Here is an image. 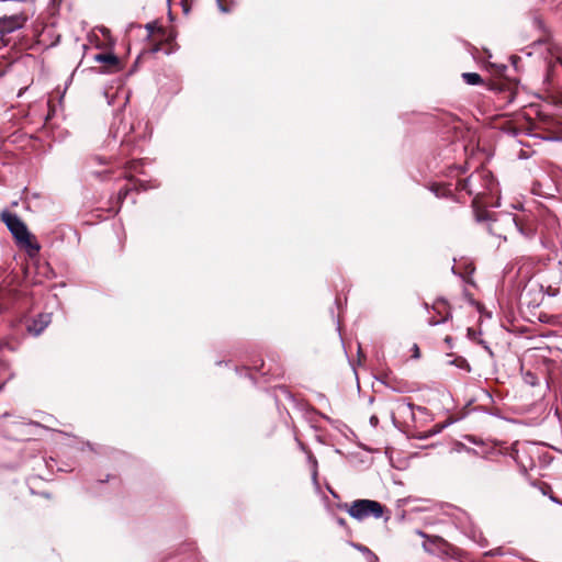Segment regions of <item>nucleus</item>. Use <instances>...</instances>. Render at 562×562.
Returning a JSON list of instances; mask_svg holds the SVG:
<instances>
[{
    "label": "nucleus",
    "instance_id": "nucleus-17",
    "mask_svg": "<svg viewBox=\"0 0 562 562\" xmlns=\"http://www.w3.org/2000/svg\"><path fill=\"white\" fill-rule=\"evenodd\" d=\"M128 192H130L128 188L121 189L120 192H119V200L125 199L126 195L128 194Z\"/></svg>",
    "mask_w": 562,
    "mask_h": 562
},
{
    "label": "nucleus",
    "instance_id": "nucleus-1",
    "mask_svg": "<svg viewBox=\"0 0 562 562\" xmlns=\"http://www.w3.org/2000/svg\"><path fill=\"white\" fill-rule=\"evenodd\" d=\"M1 220L7 225L16 244L21 248H24L30 256H35L38 254L41 249L40 245L35 241L34 236L29 232L26 225L16 214L8 211L3 212L1 214Z\"/></svg>",
    "mask_w": 562,
    "mask_h": 562
},
{
    "label": "nucleus",
    "instance_id": "nucleus-4",
    "mask_svg": "<svg viewBox=\"0 0 562 562\" xmlns=\"http://www.w3.org/2000/svg\"><path fill=\"white\" fill-rule=\"evenodd\" d=\"M23 24L21 18L13 16H4L0 19V41L4 36V34L11 33L18 29H20Z\"/></svg>",
    "mask_w": 562,
    "mask_h": 562
},
{
    "label": "nucleus",
    "instance_id": "nucleus-13",
    "mask_svg": "<svg viewBox=\"0 0 562 562\" xmlns=\"http://www.w3.org/2000/svg\"><path fill=\"white\" fill-rule=\"evenodd\" d=\"M416 533L423 538H426L428 540H431V542H439V541H442V539L438 536H435V537H429L428 535H426L424 531L422 530H417Z\"/></svg>",
    "mask_w": 562,
    "mask_h": 562
},
{
    "label": "nucleus",
    "instance_id": "nucleus-9",
    "mask_svg": "<svg viewBox=\"0 0 562 562\" xmlns=\"http://www.w3.org/2000/svg\"><path fill=\"white\" fill-rule=\"evenodd\" d=\"M463 80L471 86H475L482 82V78L476 72H463L462 74Z\"/></svg>",
    "mask_w": 562,
    "mask_h": 562
},
{
    "label": "nucleus",
    "instance_id": "nucleus-12",
    "mask_svg": "<svg viewBox=\"0 0 562 562\" xmlns=\"http://www.w3.org/2000/svg\"><path fill=\"white\" fill-rule=\"evenodd\" d=\"M443 427L445 426L436 425L432 430H429V431L425 432L424 435H420L418 438L419 439H425V438H428V437H430L432 435H436V434L440 432Z\"/></svg>",
    "mask_w": 562,
    "mask_h": 562
},
{
    "label": "nucleus",
    "instance_id": "nucleus-21",
    "mask_svg": "<svg viewBox=\"0 0 562 562\" xmlns=\"http://www.w3.org/2000/svg\"><path fill=\"white\" fill-rule=\"evenodd\" d=\"M217 2H218V7H220L221 11H223V12L228 11V9L223 5L222 0H217Z\"/></svg>",
    "mask_w": 562,
    "mask_h": 562
},
{
    "label": "nucleus",
    "instance_id": "nucleus-14",
    "mask_svg": "<svg viewBox=\"0 0 562 562\" xmlns=\"http://www.w3.org/2000/svg\"><path fill=\"white\" fill-rule=\"evenodd\" d=\"M471 179L472 177L468 178V179H464L462 182H461V188L463 190H467L470 194L472 193L471 189H470V182H471Z\"/></svg>",
    "mask_w": 562,
    "mask_h": 562
},
{
    "label": "nucleus",
    "instance_id": "nucleus-6",
    "mask_svg": "<svg viewBox=\"0 0 562 562\" xmlns=\"http://www.w3.org/2000/svg\"><path fill=\"white\" fill-rule=\"evenodd\" d=\"M52 322L50 314H40L29 326L27 330L35 336H38Z\"/></svg>",
    "mask_w": 562,
    "mask_h": 562
},
{
    "label": "nucleus",
    "instance_id": "nucleus-19",
    "mask_svg": "<svg viewBox=\"0 0 562 562\" xmlns=\"http://www.w3.org/2000/svg\"><path fill=\"white\" fill-rule=\"evenodd\" d=\"M370 424H371L372 427H376L378 424H379V418L375 415H372L370 417Z\"/></svg>",
    "mask_w": 562,
    "mask_h": 562
},
{
    "label": "nucleus",
    "instance_id": "nucleus-26",
    "mask_svg": "<svg viewBox=\"0 0 562 562\" xmlns=\"http://www.w3.org/2000/svg\"><path fill=\"white\" fill-rule=\"evenodd\" d=\"M423 547H424V549H425L426 551H429V548H428V546H427V543H426V542H424Z\"/></svg>",
    "mask_w": 562,
    "mask_h": 562
},
{
    "label": "nucleus",
    "instance_id": "nucleus-7",
    "mask_svg": "<svg viewBox=\"0 0 562 562\" xmlns=\"http://www.w3.org/2000/svg\"><path fill=\"white\" fill-rule=\"evenodd\" d=\"M434 310L439 314V315H442V317L440 319H436V318H430L428 321L429 325L430 326H435V325H438V324H441V323H445L446 321H448L450 317H451V313L449 311V307H448V304L445 300H438L435 305H434Z\"/></svg>",
    "mask_w": 562,
    "mask_h": 562
},
{
    "label": "nucleus",
    "instance_id": "nucleus-5",
    "mask_svg": "<svg viewBox=\"0 0 562 562\" xmlns=\"http://www.w3.org/2000/svg\"><path fill=\"white\" fill-rule=\"evenodd\" d=\"M146 29L149 33V36H158L167 43H171L176 37V34L171 29L166 30L162 26L157 25L156 23H148L146 25Z\"/></svg>",
    "mask_w": 562,
    "mask_h": 562
},
{
    "label": "nucleus",
    "instance_id": "nucleus-10",
    "mask_svg": "<svg viewBox=\"0 0 562 562\" xmlns=\"http://www.w3.org/2000/svg\"><path fill=\"white\" fill-rule=\"evenodd\" d=\"M450 364H454L461 369L470 371V364L464 358H456L454 360L449 361Z\"/></svg>",
    "mask_w": 562,
    "mask_h": 562
},
{
    "label": "nucleus",
    "instance_id": "nucleus-11",
    "mask_svg": "<svg viewBox=\"0 0 562 562\" xmlns=\"http://www.w3.org/2000/svg\"><path fill=\"white\" fill-rule=\"evenodd\" d=\"M443 427L445 426L436 425L432 430H429V431L425 432L424 435H420L418 438L419 439H425V438H428V437H430L432 435H436V434L440 432Z\"/></svg>",
    "mask_w": 562,
    "mask_h": 562
},
{
    "label": "nucleus",
    "instance_id": "nucleus-23",
    "mask_svg": "<svg viewBox=\"0 0 562 562\" xmlns=\"http://www.w3.org/2000/svg\"><path fill=\"white\" fill-rule=\"evenodd\" d=\"M494 225H495V222H494L493 224H491V225H490V227H488V229H490V232H491L492 234H494V233H495V227H494Z\"/></svg>",
    "mask_w": 562,
    "mask_h": 562
},
{
    "label": "nucleus",
    "instance_id": "nucleus-25",
    "mask_svg": "<svg viewBox=\"0 0 562 562\" xmlns=\"http://www.w3.org/2000/svg\"><path fill=\"white\" fill-rule=\"evenodd\" d=\"M550 498L555 503H560L559 499L555 498V496H550Z\"/></svg>",
    "mask_w": 562,
    "mask_h": 562
},
{
    "label": "nucleus",
    "instance_id": "nucleus-20",
    "mask_svg": "<svg viewBox=\"0 0 562 562\" xmlns=\"http://www.w3.org/2000/svg\"><path fill=\"white\" fill-rule=\"evenodd\" d=\"M313 465H314L313 480L316 481V477H317V471H316L317 462H316V460H313Z\"/></svg>",
    "mask_w": 562,
    "mask_h": 562
},
{
    "label": "nucleus",
    "instance_id": "nucleus-15",
    "mask_svg": "<svg viewBox=\"0 0 562 562\" xmlns=\"http://www.w3.org/2000/svg\"><path fill=\"white\" fill-rule=\"evenodd\" d=\"M357 548H358L361 552H364V553H367L368 555H370L371 558H373V559H375V560L378 559V558L372 553V551H371L369 548L363 547V546H358Z\"/></svg>",
    "mask_w": 562,
    "mask_h": 562
},
{
    "label": "nucleus",
    "instance_id": "nucleus-8",
    "mask_svg": "<svg viewBox=\"0 0 562 562\" xmlns=\"http://www.w3.org/2000/svg\"><path fill=\"white\" fill-rule=\"evenodd\" d=\"M94 59L111 66H116L119 64L117 57L113 54H98Z\"/></svg>",
    "mask_w": 562,
    "mask_h": 562
},
{
    "label": "nucleus",
    "instance_id": "nucleus-2",
    "mask_svg": "<svg viewBox=\"0 0 562 562\" xmlns=\"http://www.w3.org/2000/svg\"><path fill=\"white\" fill-rule=\"evenodd\" d=\"M344 508L357 520H363L369 517L380 518L384 513V506L372 499H356L350 505L345 504Z\"/></svg>",
    "mask_w": 562,
    "mask_h": 562
},
{
    "label": "nucleus",
    "instance_id": "nucleus-22",
    "mask_svg": "<svg viewBox=\"0 0 562 562\" xmlns=\"http://www.w3.org/2000/svg\"><path fill=\"white\" fill-rule=\"evenodd\" d=\"M451 341H452V338H451L450 336H447V337L445 338V342H446L447 345H449V347H451Z\"/></svg>",
    "mask_w": 562,
    "mask_h": 562
},
{
    "label": "nucleus",
    "instance_id": "nucleus-3",
    "mask_svg": "<svg viewBox=\"0 0 562 562\" xmlns=\"http://www.w3.org/2000/svg\"><path fill=\"white\" fill-rule=\"evenodd\" d=\"M415 405L405 400H397L392 408L391 417L393 424L396 425V419L401 418L403 423L407 424L415 420L414 414Z\"/></svg>",
    "mask_w": 562,
    "mask_h": 562
},
{
    "label": "nucleus",
    "instance_id": "nucleus-24",
    "mask_svg": "<svg viewBox=\"0 0 562 562\" xmlns=\"http://www.w3.org/2000/svg\"><path fill=\"white\" fill-rule=\"evenodd\" d=\"M137 165H138V162H133V164H131L130 169H132V170H136V166H137Z\"/></svg>",
    "mask_w": 562,
    "mask_h": 562
},
{
    "label": "nucleus",
    "instance_id": "nucleus-18",
    "mask_svg": "<svg viewBox=\"0 0 562 562\" xmlns=\"http://www.w3.org/2000/svg\"><path fill=\"white\" fill-rule=\"evenodd\" d=\"M420 357L419 348L417 345L413 346V358L418 359Z\"/></svg>",
    "mask_w": 562,
    "mask_h": 562
},
{
    "label": "nucleus",
    "instance_id": "nucleus-16",
    "mask_svg": "<svg viewBox=\"0 0 562 562\" xmlns=\"http://www.w3.org/2000/svg\"><path fill=\"white\" fill-rule=\"evenodd\" d=\"M510 224H513L520 233H524L522 228L518 225L515 217L508 216L506 218Z\"/></svg>",
    "mask_w": 562,
    "mask_h": 562
}]
</instances>
